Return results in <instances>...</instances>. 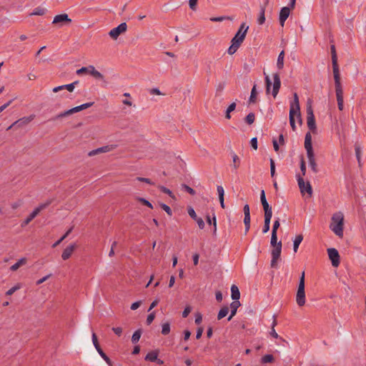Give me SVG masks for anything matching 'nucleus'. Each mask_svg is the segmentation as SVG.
<instances>
[{
  "label": "nucleus",
  "instance_id": "f257e3e1",
  "mask_svg": "<svg viewBox=\"0 0 366 366\" xmlns=\"http://www.w3.org/2000/svg\"><path fill=\"white\" fill-rule=\"evenodd\" d=\"M330 229L338 237L343 236L344 215L341 212L335 213L331 219Z\"/></svg>",
  "mask_w": 366,
  "mask_h": 366
},
{
  "label": "nucleus",
  "instance_id": "f03ea898",
  "mask_svg": "<svg viewBox=\"0 0 366 366\" xmlns=\"http://www.w3.org/2000/svg\"><path fill=\"white\" fill-rule=\"evenodd\" d=\"M270 244L271 246L274 247L271 252V267H276L277 262L280 257L282 251V242H277V234H275L274 232L272 233Z\"/></svg>",
  "mask_w": 366,
  "mask_h": 366
},
{
  "label": "nucleus",
  "instance_id": "7ed1b4c3",
  "mask_svg": "<svg viewBox=\"0 0 366 366\" xmlns=\"http://www.w3.org/2000/svg\"><path fill=\"white\" fill-rule=\"evenodd\" d=\"M52 202V199H48L46 202L40 204L36 207L33 212L24 219L21 226H26L29 224L43 209L48 207Z\"/></svg>",
  "mask_w": 366,
  "mask_h": 366
},
{
  "label": "nucleus",
  "instance_id": "20e7f679",
  "mask_svg": "<svg viewBox=\"0 0 366 366\" xmlns=\"http://www.w3.org/2000/svg\"><path fill=\"white\" fill-rule=\"evenodd\" d=\"M335 93L337 101V107L340 111L344 109L343 89L341 84V78H335Z\"/></svg>",
  "mask_w": 366,
  "mask_h": 366
},
{
  "label": "nucleus",
  "instance_id": "39448f33",
  "mask_svg": "<svg viewBox=\"0 0 366 366\" xmlns=\"http://www.w3.org/2000/svg\"><path fill=\"white\" fill-rule=\"evenodd\" d=\"M248 29L249 26H246V24L244 22L242 23L237 32L232 39L231 43H236L238 45L241 46L242 43L243 42L246 37Z\"/></svg>",
  "mask_w": 366,
  "mask_h": 366
},
{
  "label": "nucleus",
  "instance_id": "423d86ee",
  "mask_svg": "<svg viewBox=\"0 0 366 366\" xmlns=\"http://www.w3.org/2000/svg\"><path fill=\"white\" fill-rule=\"evenodd\" d=\"M306 112H307V127H308L309 129L312 133L315 134L317 132V126H316L315 117L314 112H313V109L310 104L307 105Z\"/></svg>",
  "mask_w": 366,
  "mask_h": 366
},
{
  "label": "nucleus",
  "instance_id": "0eeeda50",
  "mask_svg": "<svg viewBox=\"0 0 366 366\" xmlns=\"http://www.w3.org/2000/svg\"><path fill=\"white\" fill-rule=\"evenodd\" d=\"M330 50H331V57H332V64L334 79L337 78V77L340 78V73L339 66L337 64V55L336 48H335V44H332L330 46Z\"/></svg>",
  "mask_w": 366,
  "mask_h": 366
},
{
  "label": "nucleus",
  "instance_id": "6e6552de",
  "mask_svg": "<svg viewBox=\"0 0 366 366\" xmlns=\"http://www.w3.org/2000/svg\"><path fill=\"white\" fill-rule=\"evenodd\" d=\"M296 177L301 193L304 194L305 192H307L311 197L312 194V188L310 183L309 182L305 183L304 179L300 174H297Z\"/></svg>",
  "mask_w": 366,
  "mask_h": 366
},
{
  "label": "nucleus",
  "instance_id": "1a4fd4ad",
  "mask_svg": "<svg viewBox=\"0 0 366 366\" xmlns=\"http://www.w3.org/2000/svg\"><path fill=\"white\" fill-rule=\"evenodd\" d=\"M92 342L94 347L97 351L99 354V355L105 360V362L109 365L112 366V361L109 357L106 355V353L103 351L102 347L99 345L97 335L93 332L92 333Z\"/></svg>",
  "mask_w": 366,
  "mask_h": 366
},
{
  "label": "nucleus",
  "instance_id": "9d476101",
  "mask_svg": "<svg viewBox=\"0 0 366 366\" xmlns=\"http://www.w3.org/2000/svg\"><path fill=\"white\" fill-rule=\"evenodd\" d=\"M127 29V25L125 22L121 23L117 27L112 29L109 32V36L113 39H117L121 34L125 33Z\"/></svg>",
  "mask_w": 366,
  "mask_h": 366
},
{
  "label": "nucleus",
  "instance_id": "9b49d317",
  "mask_svg": "<svg viewBox=\"0 0 366 366\" xmlns=\"http://www.w3.org/2000/svg\"><path fill=\"white\" fill-rule=\"evenodd\" d=\"M327 254L332 265L335 267H338L340 263V257L338 251L335 248H329L327 249Z\"/></svg>",
  "mask_w": 366,
  "mask_h": 366
},
{
  "label": "nucleus",
  "instance_id": "f8f14e48",
  "mask_svg": "<svg viewBox=\"0 0 366 366\" xmlns=\"http://www.w3.org/2000/svg\"><path fill=\"white\" fill-rule=\"evenodd\" d=\"M296 302L298 306L302 307L305 304V287H298L296 294Z\"/></svg>",
  "mask_w": 366,
  "mask_h": 366
},
{
  "label": "nucleus",
  "instance_id": "ddd939ff",
  "mask_svg": "<svg viewBox=\"0 0 366 366\" xmlns=\"http://www.w3.org/2000/svg\"><path fill=\"white\" fill-rule=\"evenodd\" d=\"M71 22V19L69 18L68 14H61L54 16L52 24H70Z\"/></svg>",
  "mask_w": 366,
  "mask_h": 366
},
{
  "label": "nucleus",
  "instance_id": "4468645a",
  "mask_svg": "<svg viewBox=\"0 0 366 366\" xmlns=\"http://www.w3.org/2000/svg\"><path fill=\"white\" fill-rule=\"evenodd\" d=\"M273 79H274V83H273L272 96L274 97H276L280 91V86H281V80H280V75L277 73L274 74Z\"/></svg>",
  "mask_w": 366,
  "mask_h": 366
},
{
  "label": "nucleus",
  "instance_id": "2eb2a0df",
  "mask_svg": "<svg viewBox=\"0 0 366 366\" xmlns=\"http://www.w3.org/2000/svg\"><path fill=\"white\" fill-rule=\"evenodd\" d=\"M113 149H114V146L113 145L104 146V147H99V148H97L96 149L90 151L89 152L88 155L89 157H92V156H94V155L100 154V153H105V152H110Z\"/></svg>",
  "mask_w": 366,
  "mask_h": 366
},
{
  "label": "nucleus",
  "instance_id": "dca6fc26",
  "mask_svg": "<svg viewBox=\"0 0 366 366\" xmlns=\"http://www.w3.org/2000/svg\"><path fill=\"white\" fill-rule=\"evenodd\" d=\"M290 13V10L289 7L285 6L281 9L280 12L279 20H280V24L282 26H284L285 22L287 20V19L288 18Z\"/></svg>",
  "mask_w": 366,
  "mask_h": 366
},
{
  "label": "nucleus",
  "instance_id": "f3484780",
  "mask_svg": "<svg viewBox=\"0 0 366 366\" xmlns=\"http://www.w3.org/2000/svg\"><path fill=\"white\" fill-rule=\"evenodd\" d=\"M76 244L74 243L66 247L61 254V258L64 260L68 259L71 256L73 252L76 248Z\"/></svg>",
  "mask_w": 366,
  "mask_h": 366
},
{
  "label": "nucleus",
  "instance_id": "a211bd4d",
  "mask_svg": "<svg viewBox=\"0 0 366 366\" xmlns=\"http://www.w3.org/2000/svg\"><path fill=\"white\" fill-rule=\"evenodd\" d=\"M307 158L309 160V164H310L311 169L315 173H317V172H318L317 164L315 161L314 152H307Z\"/></svg>",
  "mask_w": 366,
  "mask_h": 366
},
{
  "label": "nucleus",
  "instance_id": "6ab92c4d",
  "mask_svg": "<svg viewBox=\"0 0 366 366\" xmlns=\"http://www.w3.org/2000/svg\"><path fill=\"white\" fill-rule=\"evenodd\" d=\"M293 109V112H295V114H299L300 112V107L299 103V98L296 93L294 94V101L290 104V110Z\"/></svg>",
  "mask_w": 366,
  "mask_h": 366
},
{
  "label": "nucleus",
  "instance_id": "aec40b11",
  "mask_svg": "<svg viewBox=\"0 0 366 366\" xmlns=\"http://www.w3.org/2000/svg\"><path fill=\"white\" fill-rule=\"evenodd\" d=\"M305 148L307 152H314L312 144V136L310 132H307L305 138Z\"/></svg>",
  "mask_w": 366,
  "mask_h": 366
},
{
  "label": "nucleus",
  "instance_id": "412c9836",
  "mask_svg": "<svg viewBox=\"0 0 366 366\" xmlns=\"http://www.w3.org/2000/svg\"><path fill=\"white\" fill-rule=\"evenodd\" d=\"M159 353V351L158 350H152L147 354V355L144 357V360L146 361L154 362L155 360H157Z\"/></svg>",
  "mask_w": 366,
  "mask_h": 366
},
{
  "label": "nucleus",
  "instance_id": "4be33fe9",
  "mask_svg": "<svg viewBox=\"0 0 366 366\" xmlns=\"http://www.w3.org/2000/svg\"><path fill=\"white\" fill-rule=\"evenodd\" d=\"M241 305L239 301H233L230 304V308H231V313L229 317L227 318L228 321H230L232 318L236 315L237 309Z\"/></svg>",
  "mask_w": 366,
  "mask_h": 366
},
{
  "label": "nucleus",
  "instance_id": "5701e85b",
  "mask_svg": "<svg viewBox=\"0 0 366 366\" xmlns=\"http://www.w3.org/2000/svg\"><path fill=\"white\" fill-rule=\"evenodd\" d=\"M267 4H268V0H266L264 5L261 6V8H260V12H259V17L257 19L258 24L260 25L263 24L265 21V14H265V8H266V6L267 5Z\"/></svg>",
  "mask_w": 366,
  "mask_h": 366
},
{
  "label": "nucleus",
  "instance_id": "b1692460",
  "mask_svg": "<svg viewBox=\"0 0 366 366\" xmlns=\"http://www.w3.org/2000/svg\"><path fill=\"white\" fill-rule=\"evenodd\" d=\"M231 297L234 301H239L240 298V292L236 285H232L231 287Z\"/></svg>",
  "mask_w": 366,
  "mask_h": 366
},
{
  "label": "nucleus",
  "instance_id": "393cba45",
  "mask_svg": "<svg viewBox=\"0 0 366 366\" xmlns=\"http://www.w3.org/2000/svg\"><path fill=\"white\" fill-rule=\"evenodd\" d=\"M207 223L209 225L212 224L214 227L213 233H215L217 231V219L214 214V212L212 214V217H211L209 214L206 216Z\"/></svg>",
  "mask_w": 366,
  "mask_h": 366
},
{
  "label": "nucleus",
  "instance_id": "a878e982",
  "mask_svg": "<svg viewBox=\"0 0 366 366\" xmlns=\"http://www.w3.org/2000/svg\"><path fill=\"white\" fill-rule=\"evenodd\" d=\"M89 68H90V70H89V73L92 76H94L95 79H104V76L99 71L96 70V69L94 68V66L90 65Z\"/></svg>",
  "mask_w": 366,
  "mask_h": 366
},
{
  "label": "nucleus",
  "instance_id": "bb28decb",
  "mask_svg": "<svg viewBox=\"0 0 366 366\" xmlns=\"http://www.w3.org/2000/svg\"><path fill=\"white\" fill-rule=\"evenodd\" d=\"M64 89H67L70 92H71L74 91V86L72 84H64V85H61V86H59L54 87L53 89V92H58L59 91Z\"/></svg>",
  "mask_w": 366,
  "mask_h": 366
},
{
  "label": "nucleus",
  "instance_id": "cd10ccee",
  "mask_svg": "<svg viewBox=\"0 0 366 366\" xmlns=\"http://www.w3.org/2000/svg\"><path fill=\"white\" fill-rule=\"evenodd\" d=\"M26 263V259L25 257L21 258L18 260L14 264H13L10 269L11 271H16L21 266L25 264Z\"/></svg>",
  "mask_w": 366,
  "mask_h": 366
},
{
  "label": "nucleus",
  "instance_id": "c85d7f7f",
  "mask_svg": "<svg viewBox=\"0 0 366 366\" xmlns=\"http://www.w3.org/2000/svg\"><path fill=\"white\" fill-rule=\"evenodd\" d=\"M284 58H285V51L282 50L277 57V66L279 69H282L284 66Z\"/></svg>",
  "mask_w": 366,
  "mask_h": 366
},
{
  "label": "nucleus",
  "instance_id": "c756f323",
  "mask_svg": "<svg viewBox=\"0 0 366 366\" xmlns=\"http://www.w3.org/2000/svg\"><path fill=\"white\" fill-rule=\"evenodd\" d=\"M229 313V307L227 306H223L218 312L217 320H220L227 315Z\"/></svg>",
  "mask_w": 366,
  "mask_h": 366
},
{
  "label": "nucleus",
  "instance_id": "7c9ffc66",
  "mask_svg": "<svg viewBox=\"0 0 366 366\" xmlns=\"http://www.w3.org/2000/svg\"><path fill=\"white\" fill-rule=\"evenodd\" d=\"M303 239V236L302 234H298L296 236L294 242H293V249L295 252H297L298 247Z\"/></svg>",
  "mask_w": 366,
  "mask_h": 366
},
{
  "label": "nucleus",
  "instance_id": "2f4dec72",
  "mask_svg": "<svg viewBox=\"0 0 366 366\" xmlns=\"http://www.w3.org/2000/svg\"><path fill=\"white\" fill-rule=\"evenodd\" d=\"M46 11H47L46 9L41 7V6H38L34 9L32 13L30 14V16H33V15L42 16L46 14Z\"/></svg>",
  "mask_w": 366,
  "mask_h": 366
},
{
  "label": "nucleus",
  "instance_id": "473e14b6",
  "mask_svg": "<svg viewBox=\"0 0 366 366\" xmlns=\"http://www.w3.org/2000/svg\"><path fill=\"white\" fill-rule=\"evenodd\" d=\"M142 330L139 329L133 333L132 337V342L133 344H136L139 342V340L141 337V335H142Z\"/></svg>",
  "mask_w": 366,
  "mask_h": 366
},
{
  "label": "nucleus",
  "instance_id": "72a5a7b5",
  "mask_svg": "<svg viewBox=\"0 0 366 366\" xmlns=\"http://www.w3.org/2000/svg\"><path fill=\"white\" fill-rule=\"evenodd\" d=\"M71 114H73V113H72L71 109H68L63 112H61L60 114H57L54 117L51 118V120L54 121V120H56V119H61V118H63V117H65L66 116L71 115Z\"/></svg>",
  "mask_w": 366,
  "mask_h": 366
},
{
  "label": "nucleus",
  "instance_id": "f704fd0d",
  "mask_svg": "<svg viewBox=\"0 0 366 366\" xmlns=\"http://www.w3.org/2000/svg\"><path fill=\"white\" fill-rule=\"evenodd\" d=\"M260 202L262 203L263 209L268 208V207H271V206H269V204H268V202L266 199L265 192H264V190H263V189L261 191V194H260Z\"/></svg>",
  "mask_w": 366,
  "mask_h": 366
},
{
  "label": "nucleus",
  "instance_id": "c9c22d12",
  "mask_svg": "<svg viewBox=\"0 0 366 366\" xmlns=\"http://www.w3.org/2000/svg\"><path fill=\"white\" fill-rule=\"evenodd\" d=\"M34 115H31L30 117H24L22 119H19L18 121L15 122L12 125H11L8 129H11L13 126L17 124H19L21 122H22L23 123H29L33 119H34Z\"/></svg>",
  "mask_w": 366,
  "mask_h": 366
},
{
  "label": "nucleus",
  "instance_id": "e433bc0d",
  "mask_svg": "<svg viewBox=\"0 0 366 366\" xmlns=\"http://www.w3.org/2000/svg\"><path fill=\"white\" fill-rule=\"evenodd\" d=\"M257 94V89H256V85H254L252 89L251 94H250V97H249V103H255L256 102Z\"/></svg>",
  "mask_w": 366,
  "mask_h": 366
},
{
  "label": "nucleus",
  "instance_id": "4c0bfd02",
  "mask_svg": "<svg viewBox=\"0 0 366 366\" xmlns=\"http://www.w3.org/2000/svg\"><path fill=\"white\" fill-rule=\"evenodd\" d=\"M295 116V112H293V109L290 110V116H289L290 123V126L292 127V129L293 131L296 130Z\"/></svg>",
  "mask_w": 366,
  "mask_h": 366
},
{
  "label": "nucleus",
  "instance_id": "58836bf2",
  "mask_svg": "<svg viewBox=\"0 0 366 366\" xmlns=\"http://www.w3.org/2000/svg\"><path fill=\"white\" fill-rule=\"evenodd\" d=\"M232 160H233L232 167L234 169H237L239 167L240 159L234 152H232Z\"/></svg>",
  "mask_w": 366,
  "mask_h": 366
},
{
  "label": "nucleus",
  "instance_id": "ea45409f",
  "mask_svg": "<svg viewBox=\"0 0 366 366\" xmlns=\"http://www.w3.org/2000/svg\"><path fill=\"white\" fill-rule=\"evenodd\" d=\"M274 358L273 355H269V354L264 355L261 359V362L263 364L272 363L274 362Z\"/></svg>",
  "mask_w": 366,
  "mask_h": 366
},
{
  "label": "nucleus",
  "instance_id": "a19ab883",
  "mask_svg": "<svg viewBox=\"0 0 366 366\" xmlns=\"http://www.w3.org/2000/svg\"><path fill=\"white\" fill-rule=\"evenodd\" d=\"M255 120V115L253 112H250L244 118V121L248 124H252L254 123Z\"/></svg>",
  "mask_w": 366,
  "mask_h": 366
},
{
  "label": "nucleus",
  "instance_id": "79ce46f5",
  "mask_svg": "<svg viewBox=\"0 0 366 366\" xmlns=\"http://www.w3.org/2000/svg\"><path fill=\"white\" fill-rule=\"evenodd\" d=\"M170 332V324L169 322H165L162 325V334L167 335Z\"/></svg>",
  "mask_w": 366,
  "mask_h": 366
},
{
  "label": "nucleus",
  "instance_id": "37998d69",
  "mask_svg": "<svg viewBox=\"0 0 366 366\" xmlns=\"http://www.w3.org/2000/svg\"><path fill=\"white\" fill-rule=\"evenodd\" d=\"M239 46H240L236 43H232L231 46L229 47V49L227 50V53L230 55L234 54L237 51V50L239 49Z\"/></svg>",
  "mask_w": 366,
  "mask_h": 366
},
{
  "label": "nucleus",
  "instance_id": "c03bdc74",
  "mask_svg": "<svg viewBox=\"0 0 366 366\" xmlns=\"http://www.w3.org/2000/svg\"><path fill=\"white\" fill-rule=\"evenodd\" d=\"M250 215H246L244 216V226H245V234H247L248 232V231L249 230V228H250Z\"/></svg>",
  "mask_w": 366,
  "mask_h": 366
},
{
  "label": "nucleus",
  "instance_id": "a18cd8bd",
  "mask_svg": "<svg viewBox=\"0 0 366 366\" xmlns=\"http://www.w3.org/2000/svg\"><path fill=\"white\" fill-rule=\"evenodd\" d=\"M182 187V189H184L185 192H188L189 194L194 196L196 194V192L194 189H192V187H189L187 184H182L181 185Z\"/></svg>",
  "mask_w": 366,
  "mask_h": 366
},
{
  "label": "nucleus",
  "instance_id": "49530a36",
  "mask_svg": "<svg viewBox=\"0 0 366 366\" xmlns=\"http://www.w3.org/2000/svg\"><path fill=\"white\" fill-rule=\"evenodd\" d=\"M159 189L161 190V192H162L163 193L168 194L172 199L175 198V197L173 194L172 192L169 189H168V188H167L166 187H164V186H159Z\"/></svg>",
  "mask_w": 366,
  "mask_h": 366
},
{
  "label": "nucleus",
  "instance_id": "de8ad7c7",
  "mask_svg": "<svg viewBox=\"0 0 366 366\" xmlns=\"http://www.w3.org/2000/svg\"><path fill=\"white\" fill-rule=\"evenodd\" d=\"M264 209V219H270L271 220V218H272V207H268V208H264L263 209Z\"/></svg>",
  "mask_w": 366,
  "mask_h": 366
},
{
  "label": "nucleus",
  "instance_id": "09e8293b",
  "mask_svg": "<svg viewBox=\"0 0 366 366\" xmlns=\"http://www.w3.org/2000/svg\"><path fill=\"white\" fill-rule=\"evenodd\" d=\"M159 206L169 216L171 217L172 215V210L167 204L164 203H159Z\"/></svg>",
  "mask_w": 366,
  "mask_h": 366
},
{
  "label": "nucleus",
  "instance_id": "8fccbe9b",
  "mask_svg": "<svg viewBox=\"0 0 366 366\" xmlns=\"http://www.w3.org/2000/svg\"><path fill=\"white\" fill-rule=\"evenodd\" d=\"M94 104V102H87V103L81 104L79 106H77V108H78L79 112H81L84 109L91 107Z\"/></svg>",
  "mask_w": 366,
  "mask_h": 366
},
{
  "label": "nucleus",
  "instance_id": "3c124183",
  "mask_svg": "<svg viewBox=\"0 0 366 366\" xmlns=\"http://www.w3.org/2000/svg\"><path fill=\"white\" fill-rule=\"evenodd\" d=\"M187 212H188V214L189 215V217L195 220L196 219L198 218L194 209L192 207H189L188 209H187Z\"/></svg>",
  "mask_w": 366,
  "mask_h": 366
},
{
  "label": "nucleus",
  "instance_id": "603ef678",
  "mask_svg": "<svg viewBox=\"0 0 366 366\" xmlns=\"http://www.w3.org/2000/svg\"><path fill=\"white\" fill-rule=\"evenodd\" d=\"M270 219H264V226H263V228H262V232L264 234L268 232V231L269 230V228H270Z\"/></svg>",
  "mask_w": 366,
  "mask_h": 366
},
{
  "label": "nucleus",
  "instance_id": "864d4df0",
  "mask_svg": "<svg viewBox=\"0 0 366 366\" xmlns=\"http://www.w3.org/2000/svg\"><path fill=\"white\" fill-rule=\"evenodd\" d=\"M138 201H139V202H141L143 205H145V206H147V207H149V208H151V209H152V208H153V206H152V203H151V202H149L148 200H147V199H144V198L139 197V198H138Z\"/></svg>",
  "mask_w": 366,
  "mask_h": 366
},
{
  "label": "nucleus",
  "instance_id": "5fc2aeb1",
  "mask_svg": "<svg viewBox=\"0 0 366 366\" xmlns=\"http://www.w3.org/2000/svg\"><path fill=\"white\" fill-rule=\"evenodd\" d=\"M300 170L302 172V175L305 176L306 173V163L303 157H302L300 160Z\"/></svg>",
  "mask_w": 366,
  "mask_h": 366
},
{
  "label": "nucleus",
  "instance_id": "6e6d98bb",
  "mask_svg": "<svg viewBox=\"0 0 366 366\" xmlns=\"http://www.w3.org/2000/svg\"><path fill=\"white\" fill-rule=\"evenodd\" d=\"M276 325H277V321H276V320H274V321L272 322V331L270 332V335L272 337H273L274 338L277 339L279 337V335H278V334L276 332V331L274 330V326Z\"/></svg>",
  "mask_w": 366,
  "mask_h": 366
},
{
  "label": "nucleus",
  "instance_id": "4d7b16f0",
  "mask_svg": "<svg viewBox=\"0 0 366 366\" xmlns=\"http://www.w3.org/2000/svg\"><path fill=\"white\" fill-rule=\"evenodd\" d=\"M89 70H90L89 66L88 67L83 66V67L80 68L79 69H77L76 73L78 75H81V74H84L86 73H89Z\"/></svg>",
  "mask_w": 366,
  "mask_h": 366
},
{
  "label": "nucleus",
  "instance_id": "13d9d810",
  "mask_svg": "<svg viewBox=\"0 0 366 366\" xmlns=\"http://www.w3.org/2000/svg\"><path fill=\"white\" fill-rule=\"evenodd\" d=\"M265 84H266V92L268 94V93H269V91H270L272 81L267 75H266V76H265Z\"/></svg>",
  "mask_w": 366,
  "mask_h": 366
},
{
  "label": "nucleus",
  "instance_id": "bf43d9fd",
  "mask_svg": "<svg viewBox=\"0 0 366 366\" xmlns=\"http://www.w3.org/2000/svg\"><path fill=\"white\" fill-rule=\"evenodd\" d=\"M71 229H69L64 235H63L58 241H56L55 243L53 244L52 247H56L57 245H59L62 240L66 238V237L71 232Z\"/></svg>",
  "mask_w": 366,
  "mask_h": 366
},
{
  "label": "nucleus",
  "instance_id": "052dcab7",
  "mask_svg": "<svg viewBox=\"0 0 366 366\" xmlns=\"http://www.w3.org/2000/svg\"><path fill=\"white\" fill-rule=\"evenodd\" d=\"M280 219H277L274 221V222L273 224L272 233L274 232L275 234H277V229L280 227Z\"/></svg>",
  "mask_w": 366,
  "mask_h": 366
},
{
  "label": "nucleus",
  "instance_id": "680f3d73",
  "mask_svg": "<svg viewBox=\"0 0 366 366\" xmlns=\"http://www.w3.org/2000/svg\"><path fill=\"white\" fill-rule=\"evenodd\" d=\"M155 318V312H152L149 315H148L147 317L146 322L148 325H149L154 320Z\"/></svg>",
  "mask_w": 366,
  "mask_h": 366
},
{
  "label": "nucleus",
  "instance_id": "e2e57ef3",
  "mask_svg": "<svg viewBox=\"0 0 366 366\" xmlns=\"http://www.w3.org/2000/svg\"><path fill=\"white\" fill-rule=\"evenodd\" d=\"M19 289H20V286L19 285H16L14 287H12L11 288H10L6 292V295H13L16 290H18Z\"/></svg>",
  "mask_w": 366,
  "mask_h": 366
},
{
  "label": "nucleus",
  "instance_id": "0e129e2a",
  "mask_svg": "<svg viewBox=\"0 0 366 366\" xmlns=\"http://www.w3.org/2000/svg\"><path fill=\"white\" fill-rule=\"evenodd\" d=\"M305 272L303 271L301 274L299 281L298 287H305Z\"/></svg>",
  "mask_w": 366,
  "mask_h": 366
},
{
  "label": "nucleus",
  "instance_id": "69168bd1",
  "mask_svg": "<svg viewBox=\"0 0 366 366\" xmlns=\"http://www.w3.org/2000/svg\"><path fill=\"white\" fill-rule=\"evenodd\" d=\"M270 172L272 177H274L275 174V164L272 159H270Z\"/></svg>",
  "mask_w": 366,
  "mask_h": 366
},
{
  "label": "nucleus",
  "instance_id": "338daca9",
  "mask_svg": "<svg viewBox=\"0 0 366 366\" xmlns=\"http://www.w3.org/2000/svg\"><path fill=\"white\" fill-rule=\"evenodd\" d=\"M192 311V307L190 306H187L184 311L182 312V317L184 318H186L188 317V315H189V313L191 312Z\"/></svg>",
  "mask_w": 366,
  "mask_h": 366
},
{
  "label": "nucleus",
  "instance_id": "774afa93",
  "mask_svg": "<svg viewBox=\"0 0 366 366\" xmlns=\"http://www.w3.org/2000/svg\"><path fill=\"white\" fill-rule=\"evenodd\" d=\"M194 221L197 222L199 229H202L204 228L205 224H204V222L203 221V219L201 217H198Z\"/></svg>",
  "mask_w": 366,
  "mask_h": 366
}]
</instances>
